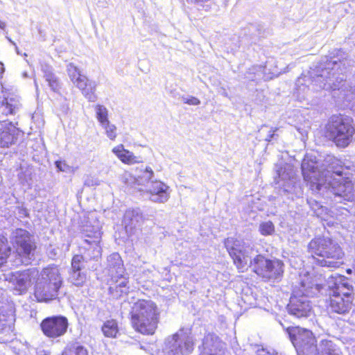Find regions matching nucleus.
I'll return each instance as SVG.
<instances>
[{
	"instance_id": "obj_3",
	"label": "nucleus",
	"mask_w": 355,
	"mask_h": 355,
	"mask_svg": "<svg viewBox=\"0 0 355 355\" xmlns=\"http://www.w3.org/2000/svg\"><path fill=\"white\" fill-rule=\"evenodd\" d=\"M286 332L297 355H340L336 345L331 340H322L317 345L313 333L300 327H288Z\"/></svg>"
},
{
	"instance_id": "obj_38",
	"label": "nucleus",
	"mask_w": 355,
	"mask_h": 355,
	"mask_svg": "<svg viewBox=\"0 0 355 355\" xmlns=\"http://www.w3.org/2000/svg\"><path fill=\"white\" fill-rule=\"evenodd\" d=\"M259 232L263 236H271L275 232V225L270 220L261 222L259 225Z\"/></svg>"
},
{
	"instance_id": "obj_33",
	"label": "nucleus",
	"mask_w": 355,
	"mask_h": 355,
	"mask_svg": "<svg viewBox=\"0 0 355 355\" xmlns=\"http://www.w3.org/2000/svg\"><path fill=\"white\" fill-rule=\"evenodd\" d=\"M103 335L107 338H116L119 333L118 322L114 319L107 320L101 327Z\"/></svg>"
},
{
	"instance_id": "obj_44",
	"label": "nucleus",
	"mask_w": 355,
	"mask_h": 355,
	"mask_svg": "<svg viewBox=\"0 0 355 355\" xmlns=\"http://www.w3.org/2000/svg\"><path fill=\"white\" fill-rule=\"evenodd\" d=\"M100 181L97 178L88 175L85 179L84 184L87 187H94L99 185Z\"/></svg>"
},
{
	"instance_id": "obj_18",
	"label": "nucleus",
	"mask_w": 355,
	"mask_h": 355,
	"mask_svg": "<svg viewBox=\"0 0 355 355\" xmlns=\"http://www.w3.org/2000/svg\"><path fill=\"white\" fill-rule=\"evenodd\" d=\"M293 288L300 289L303 295L309 297L317 296L318 294L327 295L328 287L327 282L322 284L315 277L307 275L301 279L299 286Z\"/></svg>"
},
{
	"instance_id": "obj_14",
	"label": "nucleus",
	"mask_w": 355,
	"mask_h": 355,
	"mask_svg": "<svg viewBox=\"0 0 355 355\" xmlns=\"http://www.w3.org/2000/svg\"><path fill=\"white\" fill-rule=\"evenodd\" d=\"M69 326L68 318L62 315L48 316L44 318L40 324L43 334L50 339H56L64 336Z\"/></svg>"
},
{
	"instance_id": "obj_36",
	"label": "nucleus",
	"mask_w": 355,
	"mask_h": 355,
	"mask_svg": "<svg viewBox=\"0 0 355 355\" xmlns=\"http://www.w3.org/2000/svg\"><path fill=\"white\" fill-rule=\"evenodd\" d=\"M306 202L313 214L318 217L322 218L327 214L328 209L322 205L318 200L312 198H309L306 199Z\"/></svg>"
},
{
	"instance_id": "obj_22",
	"label": "nucleus",
	"mask_w": 355,
	"mask_h": 355,
	"mask_svg": "<svg viewBox=\"0 0 355 355\" xmlns=\"http://www.w3.org/2000/svg\"><path fill=\"white\" fill-rule=\"evenodd\" d=\"M21 135V132L11 123L0 128V146L8 148L15 144Z\"/></svg>"
},
{
	"instance_id": "obj_47",
	"label": "nucleus",
	"mask_w": 355,
	"mask_h": 355,
	"mask_svg": "<svg viewBox=\"0 0 355 355\" xmlns=\"http://www.w3.org/2000/svg\"><path fill=\"white\" fill-rule=\"evenodd\" d=\"M6 24L5 23L0 21V28H3L5 27Z\"/></svg>"
},
{
	"instance_id": "obj_8",
	"label": "nucleus",
	"mask_w": 355,
	"mask_h": 355,
	"mask_svg": "<svg viewBox=\"0 0 355 355\" xmlns=\"http://www.w3.org/2000/svg\"><path fill=\"white\" fill-rule=\"evenodd\" d=\"M326 137L339 148H346L355 134L353 119L345 114H333L325 125Z\"/></svg>"
},
{
	"instance_id": "obj_26",
	"label": "nucleus",
	"mask_w": 355,
	"mask_h": 355,
	"mask_svg": "<svg viewBox=\"0 0 355 355\" xmlns=\"http://www.w3.org/2000/svg\"><path fill=\"white\" fill-rule=\"evenodd\" d=\"M153 177V171L150 167L146 166L137 177L129 175L125 178L124 182L127 186L136 188V186H146L148 183L151 184Z\"/></svg>"
},
{
	"instance_id": "obj_45",
	"label": "nucleus",
	"mask_w": 355,
	"mask_h": 355,
	"mask_svg": "<svg viewBox=\"0 0 355 355\" xmlns=\"http://www.w3.org/2000/svg\"><path fill=\"white\" fill-rule=\"evenodd\" d=\"M82 93L89 101L94 102L97 99L94 90H82Z\"/></svg>"
},
{
	"instance_id": "obj_7",
	"label": "nucleus",
	"mask_w": 355,
	"mask_h": 355,
	"mask_svg": "<svg viewBox=\"0 0 355 355\" xmlns=\"http://www.w3.org/2000/svg\"><path fill=\"white\" fill-rule=\"evenodd\" d=\"M63 279L57 266H49L41 271L34 287L38 302H48L58 298Z\"/></svg>"
},
{
	"instance_id": "obj_17",
	"label": "nucleus",
	"mask_w": 355,
	"mask_h": 355,
	"mask_svg": "<svg viewBox=\"0 0 355 355\" xmlns=\"http://www.w3.org/2000/svg\"><path fill=\"white\" fill-rule=\"evenodd\" d=\"M38 275L35 268H29L23 271L14 272L10 278V282L14 285L15 294L26 293L32 284V280Z\"/></svg>"
},
{
	"instance_id": "obj_25",
	"label": "nucleus",
	"mask_w": 355,
	"mask_h": 355,
	"mask_svg": "<svg viewBox=\"0 0 355 355\" xmlns=\"http://www.w3.org/2000/svg\"><path fill=\"white\" fill-rule=\"evenodd\" d=\"M144 220V215L139 208L129 209L125 211L123 223L126 232H132L135 229L141 226Z\"/></svg>"
},
{
	"instance_id": "obj_31",
	"label": "nucleus",
	"mask_w": 355,
	"mask_h": 355,
	"mask_svg": "<svg viewBox=\"0 0 355 355\" xmlns=\"http://www.w3.org/2000/svg\"><path fill=\"white\" fill-rule=\"evenodd\" d=\"M80 233L83 237L91 238L93 240H98L99 241L102 234L98 222L94 225H92L89 221H87L85 225L80 227Z\"/></svg>"
},
{
	"instance_id": "obj_4",
	"label": "nucleus",
	"mask_w": 355,
	"mask_h": 355,
	"mask_svg": "<svg viewBox=\"0 0 355 355\" xmlns=\"http://www.w3.org/2000/svg\"><path fill=\"white\" fill-rule=\"evenodd\" d=\"M327 286L329 311L340 315L348 313L354 300V286L349 279L338 274L331 275L327 280Z\"/></svg>"
},
{
	"instance_id": "obj_24",
	"label": "nucleus",
	"mask_w": 355,
	"mask_h": 355,
	"mask_svg": "<svg viewBox=\"0 0 355 355\" xmlns=\"http://www.w3.org/2000/svg\"><path fill=\"white\" fill-rule=\"evenodd\" d=\"M0 104L1 111L6 115L15 114L22 106L21 98L14 94H4L3 98L0 101Z\"/></svg>"
},
{
	"instance_id": "obj_12",
	"label": "nucleus",
	"mask_w": 355,
	"mask_h": 355,
	"mask_svg": "<svg viewBox=\"0 0 355 355\" xmlns=\"http://www.w3.org/2000/svg\"><path fill=\"white\" fill-rule=\"evenodd\" d=\"M248 266L257 275L268 280H279L283 276L284 263L277 259H270L262 254H256Z\"/></svg>"
},
{
	"instance_id": "obj_16",
	"label": "nucleus",
	"mask_w": 355,
	"mask_h": 355,
	"mask_svg": "<svg viewBox=\"0 0 355 355\" xmlns=\"http://www.w3.org/2000/svg\"><path fill=\"white\" fill-rule=\"evenodd\" d=\"M87 246L83 247L84 252L81 254H76L73 258H78V261L87 266L89 270H95L99 265L101 257V248L98 240H84Z\"/></svg>"
},
{
	"instance_id": "obj_40",
	"label": "nucleus",
	"mask_w": 355,
	"mask_h": 355,
	"mask_svg": "<svg viewBox=\"0 0 355 355\" xmlns=\"http://www.w3.org/2000/svg\"><path fill=\"white\" fill-rule=\"evenodd\" d=\"M102 128L105 130L107 137L111 139L114 140L116 137V127L115 125L112 124L110 121L101 125Z\"/></svg>"
},
{
	"instance_id": "obj_28",
	"label": "nucleus",
	"mask_w": 355,
	"mask_h": 355,
	"mask_svg": "<svg viewBox=\"0 0 355 355\" xmlns=\"http://www.w3.org/2000/svg\"><path fill=\"white\" fill-rule=\"evenodd\" d=\"M259 134L264 141L268 143H277L279 139L280 128L270 127L268 125L263 124L259 129Z\"/></svg>"
},
{
	"instance_id": "obj_21",
	"label": "nucleus",
	"mask_w": 355,
	"mask_h": 355,
	"mask_svg": "<svg viewBox=\"0 0 355 355\" xmlns=\"http://www.w3.org/2000/svg\"><path fill=\"white\" fill-rule=\"evenodd\" d=\"M223 343L214 333H208L202 340L203 350L200 355H223Z\"/></svg>"
},
{
	"instance_id": "obj_2",
	"label": "nucleus",
	"mask_w": 355,
	"mask_h": 355,
	"mask_svg": "<svg viewBox=\"0 0 355 355\" xmlns=\"http://www.w3.org/2000/svg\"><path fill=\"white\" fill-rule=\"evenodd\" d=\"M349 65L346 59L336 60L325 57L315 68H311L310 71L306 73H303L296 80L295 89L311 86L324 89L327 85L329 86L327 89H336L345 80L347 67Z\"/></svg>"
},
{
	"instance_id": "obj_52",
	"label": "nucleus",
	"mask_w": 355,
	"mask_h": 355,
	"mask_svg": "<svg viewBox=\"0 0 355 355\" xmlns=\"http://www.w3.org/2000/svg\"><path fill=\"white\" fill-rule=\"evenodd\" d=\"M52 92H53L54 94H55V93H56V90H55V89L52 90Z\"/></svg>"
},
{
	"instance_id": "obj_32",
	"label": "nucleus",
	"mask_w": 355,
	"mask_h": 355,
	"mask_svg": "<svg viewBox=\"0 0 355 355\" xmlns=\"http://www.w3.org/2000/svg\"><path fill=\"white\" fill-rule=\"evenodd\" d=\"M62 355H89V354L85 346L80 342L73 341L67 345Z\"/></svg>"
},
{
	"instance_id": "obj_5",
	"label": "nucleus",
	"mask_w": 355,
	"mask_h": 355,
	"mask_svg": "<svg viewBox=\"0 0 355 355\" xmlns=\"http://www.w3.org/2000/svg\"><path fill=\"white\" fill-rule=\"evenodd\" d=\"M130 304H132L130 315L132 327L142 334H153L159 319L156 304L152 300L141 299Z\"/></svg>"
},
{
	"instance_id": "obj_39",
	"label": "nucleus",
	"mask_w": 355,
	"mask_h": 355,
	"mask_svg": "<svg viewBox=\"0 0 355 355\" xmlns=\"http://www.w3.org/2000/svg\"><path fill=\"white\" fill-rule=\"evenodd\" d=\"M12 328L13 326L9 317L0 313V334H9L12 331Z\"/></svg>"
},
{
	"instance_id": "obj_23",
	"label": "nucleus",
	"mask_w": 355,
	"mask_h": 355,
	"mask_svg": "<svg viewBox=\"0 0 355 355\" xmlns=\"http://www.w3.org/2000/svg\"><path fill=\"white\" fill-rule=\"evenodd\" d=\"M106 269L111 279L125 277L123 262L119 253H112L107 257Z\"/></svg>"
},
{
	"instance_id": "obj_34",
	"label": "nucleus",
	"mask_w": 355,
	"mask_h": 355,
	"mask_svg": "<svg viewBox=\"0 0 355 355\" xmlns=\"http://www.w3.org/2000/svg\"><path fill=\"white\" fill-rule=\"evenodd\" d=\"M42 71L44 73L45 80L51 89H55L59 86V80L53 73L52 67L49 64H42Z\"/></svg>"
},
{
	"instance_id": "obj_49",
	"label": "nucleus",
	"mask_w": 355,
	"mask_h": 355,
	"mask_svg": "<svg viewBox=\"0 0 355 355\" xmlns=\"http://www.w3.org/2000/svg\"><path fill=\"white\" fill-rule=\"evenodd\" d=\"M347 272L348 274H352V269H347Z\"/></svg>"
},
{
	"instance_id": "obj_48",
	"label": "nucleus",
	"mask_w": 355,
	"mask_h": 355,
	"mask_svg": "<svg viewBox=\"0 0 355 355\" xmlns=\"http://www.w3.org/2000/svg\"><path fill=\"white\" fill-rule=\"evenodd\" d=\"M351 90H345V89H343V90H341L342 92H343L342 94L345 96L347 95L346 92H350Z\"/></svg>"
},
{
	"instance_id": "obj_13",
	"label": "nucleus",
	"mask_w": 355,
	"mask_h": 355,
	"mask_svg": "<svg viewBox=\"0 0 355 355\" xmlns=\"http://www.w3.org/2000/svg\"><path fill=\"white\" fill-rule=\"evenodd\" d=\"M10 241L22 263L28 264L34 259L36 243L34 236L28 231L22 228L15 229L11 233Z\"/></svg>"
},
{
	"instance_id": "obj_6",
	"label": "nucleus",
	"mask_w": 355,
	"mask_h": 355,
	"mask_svg": "<svg viewBox=\"0 0 355 355\" xmlns=\"http://www.w3.org/2000/svg\"><path fill=\"white\" fill-rule=\"evenodd\" d=\"M308 252L315 258V263L329 268H339L344 252L339 244L327 236H317L311 239L307 246Z\"/></svg>"
},
{
	"instance_id": "obj_19",
	"label": "nucleus",
	"mask_w": 355,
	"mask_h": 355,
	"mask_svg": "<svg viewBox=\"0 0 355 355\" xmlns=\"http://www.w3.org/2000/svg\"><path fill=\"white\" fill-rule=\"evenodd\" d=\"M169 187L164 182L155 180L151 182V184L144 191L141 188H138L139 191H144V196L150 201L157 203L166 202L169 197Z\"/></svg>"
},
{
	"instance_id": "obj_46",
	"label": "nucleus",
	"mask_w": 355,
	"mask_h": 355,
	"mask_svg": "<svg viewBox=\"0 0 355 355\" xmlns=\"http://www.w3.org/2000/svg\"><path fill=\"white\" fill-rule=\"evenodd\" d=\"M17 215L19 218L28 217L29 213L26 208L23 207H17Z\"/></svg>"
},
{
	"instance_id": "obj_11",
	"label": "nucleus",
	"mask_w": 355,
	"mask_h": 355,
	"mask_svg": "<svg viewBox=\"0 0 355 355\" xmlns=\"http://www.w3.org/2000/svg\"><path fill=\"white\" fill-rule=\"evenodd\" d=\"M193 349V338L189 328L180 329L166 338L161 355H189Z\"/></svg>"
},
{
	"instance_id": "obj_10",
	"label": "nucleus",
	"mask_w": 355,
	"mask_h": 355,
	"mask_svg": "<svg viewBox=\"0 0 355 355\" xmlns=\"http://www.w3.org/2000/svg\"><path fill=\"white\" fill-rule=\"evenodd\" d=\"M224 245L236 268L242 272L247 269L254 254L252 243L243 239L228 237Z\"/></svg>"
},
{
	"instance_id": "obj_35",
	"label": "nucleus",
	"mask_w": 355,
	"mask_h": 355,
	"mask_svg": "<svg viewBox=\"0 0 355 355\" xmlns=\"http://www.w3.org/2000/svg\"><path fill=\"white\" fill-rule=\"evenodd\" d=\"M10 252L11 248L8 245L7 237L0 234V267L6 262Z\"/></svg>"
},
{
	"instance_id": "obj_43",
	"label": "nucleus",
	"mask_w": 355,
	"mask_h": 355,
	"mask_svg": "<svg viewBox=\"0 0 355 355\" xmlns=\"http://www.w3.org/2000/svg\"><path fill=\"white\" fill-rule=\"evenodd\" d=\"M184 103L192 105H198L200 103L198 98L191 96H182L180 98Z\"/></svg>"
},
{
	"instance_id": "obj_42",
	"label": "nucleus",
	"mask_w": 355,
	"mask_h": 355,
	"mask_svg": "<svg viewBox=\"0 0 355 355\" xmlns=\"http://www.w3.org/2000/svg\"><path fill=\"white\" fill-rule=\"evenodd\" d=\"M198 4V8H203L205 10H209L213 4L212 0H191Z\"/></svg>"
},
{
	"instance_id": "obj_50",
	"label": "nucleus",
	"mask_w": 355,
	"mask_h": 355,
	"mask_svg": "<svg viewBox=\"0 0 355 355\" xmlns=\"http://www.w3.org/2000/svg\"><path fill=\"white\" fill-rule=\"evenodd\" d=\"M23 76H24V77H26V76H27V73H26V72H24V73H23Z\"/></svg>"
},
{
	"instance_id": "obj_29",
	"label": "nucleus",
	"mask_w": 355,
	"mask_h": 355,
	"mask_svg": "<svg viewBox=\"0 0 355 355\" xmlns=\"http://www.w3.org/2000/svg\"><path fill=\"white\" fill-rule=\"evenodd\" d=\"M112 152L124 164H132L140 162V157L135 156L132 152L125 149L123 144L114 147Z\"/></svg>"
},
{
	"instance_id": "obj_37",
	"label": "nucleus",
	"mask_w": 355,
	"mask_h": 355,
	"mask_svg": "<svg viewBox=\"0 0 355 355\" xmlns=\"http://www.w3.org/2000/svg\"><path fill=\"white\" fill-rule=\"evenodd\" d=\"M94 110L96 119L101 125L109 121L108 110L104 105L97 104L95 105Z\"/></svg>"
},
{
	"instance_id": "obj_1",
	"label": "nucleus",
	"mask_w": 355,
	"mask_h": 355,
	"mask_svg": "<svg viewBox=\"0 0 355 355\" xmlns=\"http://www.w3.org/2000/svg\"><path fill=\"white\" fill-rule=\"evenodd\" d=\"M331 170L319 168L316 157L306 154L302 162L301 169L304 181L310 189L316 194L329 198L330 193L344 200L354 199V185L351 180L343 177V167Z\"/></svg>"
},
{
	"instance_id": "obj_41",
	"label": "nucleus",
	"mask_w": 355,
	"mask_h": 355,
	"mask_svg": "<svg viewBox=\"0 0 355 355\" xmlns=\"http://www.w3.org/2000/svg\"><path fill=\"white\" fill-rule=\"evenodd\" d=\"M55 166L59 172H69L71 166H69L65 161L57 160L55 162Z\"/></svg>"
},
{
	"instance_id": "obj_20",
	"label": "nucleus",
	"mask_w": 355,
	"mask_h": 355,
	"mask_svg": "<svg viewBox=\"0 0 355 355\" xmlns=\"http://www.w3.org/2000/svg\"><path fill=\"white\" fill-rule=\"evenodd\" d=\"M87 266L78 261V258H73L68 280L76 286H83L87 278Z\"/></svg>"
},
{
	"instance_id": "obj_30",
	"label": "nucleus",
	"mask_w": 355,
	"mask_h": 355,
	"mask_svg": "<svg viewBox=\"0 0 355 355\" xmlns=\"http://www.w3.org/2000/svg\"><path fill=\"white\" fill-rule=\"evenodd\" d=\"M67 72L71 80L78 89H86L87 79L80 73L73 64L70 63L67 65Z\"/></svg>"
},
{
	"instance_id": "obj_27",
	"label": "nucleus",
	"mask_w": 355,
	"mask_h": 355,
	"mask_svg": "<svg viewBox=\"0 0 355 355\" xmlns=\"http://www.w3.org/2000/svg\"><path fill=\"white\" fill-rule=\"evenodd\" d=\"M112 284L109 288V293L114 298H119L129 292L128 280L125 277H119L111 279Z\"/></svg>"
},
{
	"instance_id": "obj_15",
	"label": "nucleus",
	"mask_w": 355,
	"mask_h": 355,
	"mask_svg": "<svg viewBox=\"0 0 355 355\" xmlns=\"http://www.w3.org/2000/svg\"><path fill=\"white\" fill-rule=\"evenodd\" d=\"M286 309L288 314L296 318H307L313 312L309 297L297 288H293Z\"/></svg>"
},
{
	"instance_id": "obj_9",
	"label": "nucleus",
	"mask_w": 355,
	"mask_h": 355,
	"mask_svg": "<svg viewBox=\"0 0 355 355\" xmlns=\"http://www.w3.org/2000/svg\"><path fill=\"white\" fill-rule=\"evenodd\" d=\"M274 181L277 193L284 200H294L303 195V189L295 177L292 166L287 164H276Z\"/></svg>"
},
{
	"instance_id": "obj_51",
	"label": "nucleus",
	"mask_w": 355,
	"mask_h": 355,
	"mask_svg": "<svg viewBox=\"0 0 355 355\" xmlns=\"http://www.w3.org/2000/svg\"><path fill=\"white\" fill-rule=\"evenodd\" d=\"M250 71H254V69H250ZM252 73H254V72L253 71H250V74Z\"/></svg>"
}]
</instances>
